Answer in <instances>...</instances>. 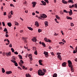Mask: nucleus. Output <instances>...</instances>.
<instances>
[{
	"label": "nucleus",
	"instance_id": "obj_20",
	"mask_svg": "<svg viewBox=\"0 0 77 77\" xmlns=\"http://www.w3.org/2000/svg\"><path fill=\"white\" fill-rule=\"evenodd\" d=\"M39 63L40 65H42V61L41 60H40L39 61Z\"/></svg>",
	"mask_w": 77,
	"mask_h": 77
},
{
	"label": "nucleus",
	"instance_id": "obj_8",
	"mask_svg": "<svg viewBox=\"0 0 77 77\" xmlns=\"http://www.w3.org/2000/svg\"><path fill=\"white\" fill-rule=\"evenodd\" d=\"M35 26H36L37 27H38L39 26V23H38V22L36 21L35 22Z\"/></svg>",
	"mask_w": 77,
	"mask_h": 77
},
{
	"label": "nucleus",
	"instance_id": "obj_59",
	"mask_svg": "<svg viewBox=\"0 0 77 77\" xmlns=\"http://www.w3.org/2000/svg\"><path fill=\"white\" fill-rule=\"evenodd\" d=\"M6 15V12H4V15Z\"/></svg>",
	"mask_w": 77,
	"mask_h": 77
},
{
	"label": "nucleus",
	"instance_id": "obj_44",
	"mask_svg": "<svg viewBox=\"0 0 77 77\" xmlns=\"http://www.w3.org/2000/svg\"><path fill=\"white\" fill-rule=\"evenodd\" d=\"M62 41H63V42H64V43H66V41H65L64 39H63L62 40Z\"/></svg>",
	"mask_w": 77,
	"mask_h": 77
},
{
	"label": "nucleus",
	"instance_id": "obj_42",
	"mask_svg": "<svg viewBox=\"0 0 77 77\" xmlns=\"http://www.w3.org/2000/svg\"><path fill=\"white\" fill-rule=\"evenodd\" d=\"M45 2H46L48 3V0H44Z\"/></svg>",
	"mask_w": 77,
	"mask_h": 77
},
{
	"label": "nucleus",
	"instance_id": "obj_13",
	"mask_svg": "<svg viewBox=\"0 0 77 77\" xmlns=\"http://www.w3.org/2000/svg\"><path fill=\"white\" fill-rule=\"evenodd\" d=\"M6 73L7 74H12V71H7L6 72Z\"/></svg>",
	"mask_w": 77,
	"mask_h": 77
},
{
	"label": "nucleus",
	"instance_id": "obj_19",
	"mask_svg": "<svg viewBox=\"0 0 77 77\" xmlns=\"http://www.w3.org/2000/svg\"><path fill=\"white\" fill-rule=\"evenodd\" d=\"M7 25L9 27H11L12 26V24L11 23H8Z\"/></svg>",
	"mask_w": 77,
	"mask_h": 77
},
{
	"label": "nucleus",
	"instance_id": "obj_55",
	"mask_svg": "<svg viewBox=\"0 0 77 77\" xmlns=\"http://www.w3.org/2000/svg\"><path fill=\"white\" fill-rule=\"evenodd\" d=\"M54 36H57V35H58V34H56V33H55V34H54Z\"/></svg>",
	"mask_w": 77,
	"mask_h": 77
},
{
	"label": "nucleus",
	"instance_id": "obj_38",
	"mask_svg": "<svg viewBox=\"0 0 77 77\" xmlns=\"http://www.w3.org/2000/svg\"><path fill=\"white\" fill-rule=\"evenodd\" d=\"M34 54L36 55H37V54H38V53H37V51H35Z\"/></svg>",
	"mask_w": 77,
	"mask_h": 77
},
{
	"label": "nucleus",
	"instance_id": "obj_39",
	"mask_svg": "<svg viewBox=\"0 0 77 77\" xmlns=\"http://www.w3.org/2000/svg\"><path fill=\"white\" fill-rule=\"evenodd\" d=\"M11 50L12 51V52L13 53H14V52L15 51L14 50V49L13 48H11Z\"/></svg>",
	"mask_w": 77,
	"mask_h": 77
},
{
	"label": "nucleus",
	"instance_id": "obj_61",
	"mask_svg": "<svg viewBox=\"0 0 77 77\" xmlns=\"http://www.w3.org/2000/svg\"><path fill=\"white\" fill-rule=\"evenodd\" d=\"M75 51H76V52H77V46H76L75 48Z\"/></svg>",
	"mask_w": 77,
	"mask_h": 77
},
{
	"label": "nucleus",
	"instance_id": "obj_33",
	"mask_svg": "<svg viewBox=\"0 0 77 77\" xmlns=\"http://www.w3.org/2000/svg\"><path fill=\"white\" fill-rule=\"evenodd\" d=\"M28 57H29V58H31V57H32V54H29L28 55Z\"/></svg>",
	"mask_w": 77,
	"mask_h": 77
},
{
	"label": "nucleus",
	"instance_id": "obj_32",
	"mask_svg": "<svg viewBox=\"0 0 77 77\" xmlns=\"http://www.w3.org/2000/svg\"><path fill=\"white\" fill-rule=\"evenodd\" d=\"M23 40H24L25 42H26V38H23Z\"/></svg>",
	"mask_w": 77,
	"mask_h": 77
},
{
	"label": "nucleus",
	"instance_id": "obj_54",
	"mask_svg": "<svg viewBox=\"0 0 77 77\" xmlns=\"http://www.w3.org/2000/svg\"><path fill=\"white\" fill-rule=\"evenodd\" d=\"M2 25L3 26H5V23L4 22H2Z\"/></svg>",
	"mask_w": 77,
	"mask_h": 77
},
{
	"label": "nucleus",
	"instance_id": "obj_37",
	"mask_svg": "<svg viewBox=\"0 0 77 77\" xmlns=\"http://www.w3.org/2000/svg\"><path fill=\"white\" fill-rule=\"evenodd\" d=\"M14 65H15L16 66H18V64L16 62L15 63H14Z\"/></svg>",
	"mask_w": 77,
	"mask_h": 77
},
{
	"label": "nucleus",
	"instance_id": "obj_45",
	"mask_svg": "<svg viewBox=\"0 0 77 77\" xmlns=\"http://www.w3.org/2000/svg\"><path fill=\"white\" fill-rule=\"evenodd\" d=\"M75 8H77V4H75Z\"/></svg>",
	"mask_w": 77,
	"mask_h": 77
},
{
	"label": "nucleus",
	"instance_id": "obj_31",
	"mask_svg": "<svg viewBox=\"0 0 77 77\" xmlns=\"http://www.w3.org/2000/svg\"><path fill=\"white\" fill-rule=\"evenodd\" d=\"M11 61L12 62H13V63H15L16 62V61L15 60H11Z\"/></svg>",
	"mask_w": 77,
	"mask_h": 77
},
{
	"label": "nucleus",
	"instance_id": "obj_21",
	"mask_svg": "<svg viewBox=\"0 0 77 77\" xmlns=\"http://www.w3.org/2000/svg\"><path fill=\"white\" fill-rule=\"evenodd\" d=\"M27 28L28 29H29V30H33V28H32L31 27H28Z\"/></svg>",
	"mask_w": 77,
	"mask_h": 77
},
{
	"label": "nucleus",
	"instance_id": "obj_36",
	"mask_svg": "<svg viewBox=\"0 0 77 77\" xmlns=\"http://www.w3.org/2000/svg\"><path fill=\"white\" fill-rule=\"evenodd\" d=\"M38 32L39 33H40V32H42V30L41 29H38Z\"/></svg>",
	"mask_w": 77,
	"mask_h": 77
},
{
	"label": "nucleus",
	"instance_id": "obj_29",
	"mask_svg": "<svg viewBox=\"0 0 77 77\" xmlns=\"http://www.w3.org/2000/svg\"><path fill=\"white\" fill-rule=\"evenodd\" d=\"M18 56L20 58V59H23V58H22V56L21 55H19Z\"/></svg>",
	"mask_w": 77,
	"mask_h": 77
},
{
	"label": "nucleus",
	"instance_id": "obj_50",
	"mask_svg": "<svg viewBox=\"0 0 77 77\" xmlns=\"http://www.w3.org/2000/svg\"><path fill=\"white\" fill-rule=\"evenodd\" d=\"M2 54L3 56H5V55H6V53L5 52H3Z\"/></svg>",
	"mask_w": 77,
	"mask_h": 77
},
{
	"label": "nucleus",
	"instance_id": "obj_24",
	"mask_svg": "<svg viewBox=\"0 0 77 77\" xmlns=\"http://www.w3.org/2000/svg\"><path fill=\"white\" fill-rule=\"evenodd\" d=\"M2 71L3 72V73H5V69L3 68H2Z\"/></svg>",
	"mask_w": 77,
	"mask_h": 77
},
{
	"label": "nucleus",
	"instance_id": "obj_22",
	"mask_svg": "<svg viewBox=\"0 0 77 77\" xmlns=\"http://www.w3.org/2000/svg\"><path fill=\"white\" fill-rule=\"evenodd\" d=\"M26 77H31V75H30L29 74H28L27 75V74H26Z\"/></svg>",
	"mask_w": 77,
	"mask_h": 77
},
{
	"label": "nucleus",
	"instance_id": "obj_62",
	"mask_svg": "<svg viewBox=\"0 0 77 77\" xmlns=\"http://www.w3.org/2000/svg\"><path fill=\"white\" fill-rule=\"evenodd\" d=\"M30 58V60H31V61H32V60L33 59H32V57H31V58Z\"/></svg>",
	"mask_w": 77,
	"mask_h": 77
},
{
	"label": "nucleus",
	"instance_id": "obj_17",
	"mask_svg": "<svg viewBox=\"0 0 77 77\" xmlns=\"http://www.w3.org/2000/svg\"><path fill=\"white\" fill-rule=\"evenodd\" d=\"M75 5L73 4L72 6L71 5H69V8H74Z\"/></svg>",
	"mask_w": 77,
	"mask_h": 77
},
{
	"label": "nucleus",
	"instance_id": "obj_53",
	"mask_svg": "<svg viewBox=\"0 0 77 77\" xmlns=\"http://www.w3.org/2000/svg\"><path fill=\"white\" fill-rule=\"evenodd\" d=\"M20 62L22 63H24V62L22 60H20Z\"/></svg>",
	"mask_w": 77,
	"mask_h": 77
},
{
	"label": "nucleus",
	"instance_id": "obj_2",
	"mask_svg": "<svg viewBox=\"0 0 77 77\" xmlns=\"http://www.w3.org/2000/svg\"><path fill=\"white\" fill-rule=\"evenodd\" d=\"M47 16L46 15L44 14H41L40 15V17H39V19H41V20H42V18H47Z\"/></svg>",
	"mask_w": 77,
	"mask_h": 77
},
{
	"label": "nucleus",
	"instance_id": "obj_34",
	"mask_svg": "<svg viewBox=\"0 0 77 77\" xmlns=\"http://www.w3.org/2000/svg\"><path fill=\"white\" fill-rule=\"evenodd\" d=\"M42 45H43L44 47H45V44L44 42H42Z\"/></svg>",
	"mask_w": 77,
	"mask_h": 77
},
{
	"label": "nucleus",
	"instance_id": "obj_47",
	"mask_svg": "<svg viewBox=\"0 0 77 77\" xmlns=\"http://www.w3.org/2000/svg\"><path fill=\"white\" fill-rule=\"evenodd\" d=\"M55 21H56V23H59V22L57 21V19H55Z\"/></svg>",
	"mask_w": 77,
	"mask_h": 77
},
{
	"label": "nucleus",
	"instance_id": "obj_43",
	"mask_svg": "<svg viewBox=\"0 0 77 77\" xmlns=\"http://www.w3.org/2000/svg\"><path fill=\"white\" fill-rule=\"evenodd\" d=\"M8 17L9 18H11V17H12V16L10 15H9L8 16Z\"/></svg>",
	"mask_w": 77,
	"mask_h": 77
},
{
	"label": "nucleus",
	"instance_id": "obj_41",
	"mask_svg": "<svg viewBox=\"0 0 77 77\" xmlns=\"http://www.w3.org/2000/svg\"><path fill=\"white\" fill-rule=\"evenodd\" d=\"M4 31V32H7V31H8V30L6 28H5Z\"/></svg>",
	"mask_w": 77,
	"mask_h": 77
},
{
	"label": "nucleus",
	"instance_id": "obj_18",
	"mask_svg": "<svg viewBox=\"0 0 77 77\" xmlns=\"http://www.w3.org/2000/svg\"><path fill=\"white\" fill-rule=\"evenodd\" d=\"M41 2L43 4V5H44V6H45V5H46L47 4L46 2H45L44 1H42Z\"/></svg>",
	"mask_w": 77,
	"mask_h": 77
},
{
	"label": "nucleus",
	"instance_id": "obj_56",
	"mask_svg": "<svg viewBox=\"0 0 77 77\" xmlns=\"http://www.w3.org/2000/svg\"><path fill=\"white\" fill-rule=\"evenodd\" d=\"M5 36L6 37H8L9 36V35H8V34H6L5 35Z\"/></svg>",
	"mask_w": 77,
	"mask_h": 77
},
{
	"label": "nucleus",
	"instance_id": "obj_35",
	"mask_svg": "<svg viewBox=\"0 0 77 77\" xmlns=\"http://www.w3.org/2000/svg\"><path fill=\"white\" fill-rule=\"evenodd\" d=\"M15 25L16 26H18V23L17 22H15Z\"/></svg>",
	"mask_w": 77,
	"mask_h": 77
},
{
	"label": "nucleus",
	"instance_id": "obj_9",
	"mask_svg": "<svg viewBox=\"0 0 77 77\" xmlns=\"http://www.w3.org/2000/svg\"><path fill=\"white\" fill-rule=\"evenodd\" d=\"M70 11L69 13V15H72V10L70 9Z\"/></svg>",
	"mask_w": 77,
	"mask_h": 77
},
{
	"label": "nucleus",
	"instance_id": "obj_15",
	"mask_svg": "<svg viewBox=\"0 0 77 77\" xmlns=\"http://www.w3.org/2000/svg\"><path fill=\"white\" fill-rule=\"evenodd\" d=\"M68 3H74V2L72 0H69L68 1Z\"/></svg>",
	"mask_w": 77,
	"mask_h": 77
},
{
	"label": "nucleus",
	"instance_id": "obj_10",
	"mask_svg": "<svg viewBox=\"0 0 77 77\" xmlns=\"http://www.w3.org/2000/svg\"><path fill=\"white\" fill-rule=\"evenodd\" d=\"M32 6L33 8H35V6H36V2H32Z\"/></svg>",
	"mask_w": 77,
	"mask_h": 77
},
{
	"label": "nucleus",
	"instance_id": "obj_7",
	"mask_svg": "<svg viewBox=\"0 0 77 77\" xmlns=\"http://www.w3.org/2000/svg\"><path fill=\"white\" fill-rule=\"evenodd\" d=\"M66 63L65 62H64L62 64V66H63V67H66Z\"/></svg>",
	"mask_w": 77,
	"mask_h": 77
},
{
	"label": "nucleus",
	"instance_id": "obj_25",
	"mask_svg": "<svg viewBox=\"0 0 77 77\" xmlns=\"http://www.w3.org/2000/svg\"><path fill=\"white\" fill-rule=\"evenodd\" d=\"M66 18L67 19V20H72V18L71 17H67Z\"/></svg>",
	"mask_w": 77,
	"mask_h": 77
},
{
	"label": "nucleus",
	"instance_id": "obj_46",
	"mask_svg": "<svg viewBox=\"0 0 77 77\" xmlns=\"http://www.w3.org/2000/svg\"><path fill=\"white\" fill-rule=\"evenodd\" d=\"M60 54H61L60 53H57V54L58 55V56H59V55H60Z\"/></svg>",
	"mask_w": 77,
	"mask_h": 77
},
{
	"label": "nucleus",
	"instance_id": "obj_52",
	"mask_svg": "<svg viewBox=\"0 0 77 77\" xmlns=\"http://www.w3.org/2000/svg\"><path fill=\"white\" fill-rule=\"evenodd\" d=\"M10 12H11V15H13V11H11Z\"/></svg>",
	"mask_w": 77,
	"mask_h": 77
},
{
	"label": "nucleus",
	"instance_id": "obj_51",
	"mask_svg": "<svg viewBox=\"0 0 77 77\" xmlns=\"http://www.w3.org/2000/svg\"><path fill=\"white\" fill-rule=\"evenodd\" d=\"M43 70L44 72H46V69H43Z\"/></svg>",
	"mask_w": 77,
	"mask_h": 77
},
{
	"label": "nucleus",
	"instance_id": "obj_30",
	"mask_svg": "<svg viewBox=\"0 0 77 77\" xmlns=\"http://www.w3.org/2000/svg\"><path fill=\"white\" fill-rule=\"evenodd\" d=\"M70 67L71 71H72V72H74V70L73 69V67H72V66Z\"/></svg>",
	"mask_w": 77,
	"mask_h": 77
},
{
	"label": "nucleus",
	"instance_id": "obj_57",
	"mask_svg": "<svg viewBox=\"0 0 77 77\" xmlns=\"http://www.w3.org/2000/svg\"><path fill=\"white\" fill-rule=\"evenodd\" d=\"M29 70L30 71H32V70H33V68H31L29 69Z\"/></svg>",
	"mask_w": 77,
	"mask_h": 77
},
{
	"label": "nucleus",
	"instance_id": "obj_60",
	"mask_svg": "<svg viewBox=\"0 0 77 77\" xmlns=\"http://www.w3.org/2000/svg\"><path fill=\"white\" fill-rule=\"evenodd\" d=\"M12 58L14 59V60H15V57L13 56V57H12Z\"/></svg>",
	"mask_w": 77,
	"mask_h": 77
},
{
	"label": "nucleus",
	"instance_id": "obj_23",
	"mask_svg": "<svg viewBox=\"0 0 77 77\" xmlns=\"http://www.w3.org/2000/svg\"><path fill=\"white\" fill-rule=\"evenodd\" d=\"M59 44H60L61 45H64V43L63 42H59Z\"/></svg>",
	"mask_w": 77,
	"mask_h": 77
},
{
	"label": "nucleus",
	"instance_id": "obj_26",
	"mask_svg": "<svg viewBox=\"0 0 77 77\" xmlns=\"http://www.w3.org/2000/svg\"><path fill=\"white\" fill-rule=\"evenodd\" d=\"M57 74L56 73H54V74L53 77H57Z\"/></svg>",
	"mask_w": 77,
	"mask_h": 77
},
{
	"label": "nucleus",
	"instance_id": "obj_40",
	"mask_svg": "<svg viewBox=\"0 0 77 77\" xmlns=\"http://www.w3.org/2000/svg\"><path fill=\"white\" fill-rule=\"evenodd\" d=\"M14 53L15 54H18V53L17 51L14 52Z\"/></svg>",
	"mask_w": 77,
	"mask_h": 77
},
{
	"label": "nucleus",
	"instance_id": "obj_64",
	"mask_svg": "<svg viewBox=\"0 0 77 77\" xmlns=\"http://www.w3.org/2000/svg\"><path fill=\"white\" fill-rule=\"evenodd\" d=\"M75 62H77V58H75Z\"/></svg>",
	"mask_w": 77,
	"mask_h": 77
},
{
	"label": "nucleus",
	"instance_id": "obj_12",
	"mask_svg": "<svg viewBox=\"0 0 77 77\" xmlns=\"http://www.w3.org/2000/svg\"><path fill=\"white\" fill-rule=\"evenodd\" d=\"M7 56H11V52H10L8 53H7L6 54Z\"/></svg>",
	"mask_w": 77,
	"mask_h": 77
},
{
	"label": "nucleus",
	"instance_id": "obj_5",
	"mask_svg": "<svg viewBox=\"0 0 77 77\" xmlns=\"http://www.w3.org/2000/svg\"><path fill=\"white\" fill-rule=\"evenodd\" d=\"M44 39H45V41L46 42H51V40L48 38H44Z\"/></svg>",
	"mask_w": 77,
	"mask_h": 77
},
{
	"label": "nucleus",
	"instance_id": "obj_6",
	"mask_svg": "<svg viewBox=\"0 0 77 77\" xmlns=\"http://www.w3.org/2000/svg\"><path fill=\"white\" fill-rule=\"evenodd\" d=\"M32 41L33 42H36L37 41V39L35 37H34L33 38H32Z\"/></svg>",
	"mask_w": 77,
	"mask_h": 77
},
{
	"label": "nucleus",
	"instance_id": "obj_49",
	"mask_svg": "<svg viewBox=\"0 0 77 77\" xmlns=\"http://www.w3.org/2000/svg\"><path fill=\"white\" fill-rule=\"evenodd\" d=\"M9 47H10L11 48H12V44H10V45H9Z\"/></svg>",
	"mask_w": 77,
	"mask_h": 77
},
{
	"label": "nucleus",
	"instance_id": "obj_3",
	"mask_svg": "<svg viewBox=\"0 0 77 77\" xmlns=\"http://www.w3.org/2000/svg\"><path fill=\"white\" fill-rule=\"evenodd\" d=\"M68 66L69 67H72V63L70 60H69L68 61Z\"/></svg>",
	"mask_w": 77,
	"mask_h": 77
},
{
	"label": "nucleus",
	"instance_id": "obj_4",
	"mask_svg": "<svg viewBox=\"0 0 77 77\" xmlns=\"http://www.w3.org/2000/svg\"><path fill=\"white\" fill-rule=\"evenodd\" d=\"M43 54L45 55V56L46 57H48V52L46 51H44Z\"/></svg>",
	"mask_w": 77,
	"mask_h": 77
},
{
	"label": "nucleus",
	"instance_id": "obj_16",
	"mask_svg": "<svg viewBox=\"0 0 77 77\" xmlns=\"http://www.w3.org/2000/svg\"><path fill=\"white\" fill-rule=\"evenodd\" d=\"M57 57L60 60H62V58L61 57V56H60V55H58Z\"/></svg>",
	"mask_w": 77,
	"mask_h": 77
},
{
	"label": "nucleus",
	"instance_id": "obj_11",
	"mask_svg": "<svg viewBox=\"0 0 77 77\" xmlns=\"http://www.w3.org/2000/svg\"><path fill=\"white\" fill-rule=\"evenodd\" d=\"M62 2L64 4H67L68 3V2L66 1H65V0H62Z\"/></svg>",
	"mask_w": 77,
	"mask_h": 77
},
{
	"label": "nucleus",
	"instance_id": "obj_14",
	"mask_svg": "<svg viewBox=\"0 0 77 77\" xmlns=\"http://www.w3.org/2000/svg\"><path fill=\"white\" fill-rule=\"evenodd\" d=\"M45 27H47V26H48V22L47 21H45Z\"/></svg>",
	"mask_w": 77,
	"mask_h": 77
},
{
	"label": "nucleus",
	"instance_id": "obj_63",
	"mask_svg": "<svg viewBox=\"0 0 77 77\" xmlns=\"http://www.w3.org/2000/svg\"><path fill=\"white\" fill-rule=\"evenodd\" d=\"M7 41L8 42H10L9 40L8 39H7Z\"/></svg>",
	"mask_w": 77,
	"mask_h": 77
},
{
	"label": "nucleus",
	"instance_id": "obj_48",
	"mask_svg": "<svg viewBox=\"0 0 77 77\" xmlns=\"http://www.w3.org/2000/svg\"><path fill=\"white\" fill-rule=\"evenodd\" d=\"M71 26H74V23H71Z\"/></svg>",
	"mask_w": 77,
	"mask_h": 77
},
{
	"label": "nucleus",
	"instance_id": "obj_27",
	"mask_svg": "<svg viewBox=\"0 0 77 77\" xmlns=\"http://www.w3.org/2000/svg\"><path fill=\"white\" fill-rule=\"evenodd\" d=\"M63 12L68 14V13H69V11H67L66 10H63Z\"/></svg>",
	"mask_w": 77,
	"mask_h": 77
},
{
	"label": "nucleus",
	"instance_id": "obj_1",
	"mask_svg": "<svg viewBox=\"0 0 77 77\" xmlns=\"http://www.w3.org/2000/svg\"><path fill=\"white\" fill-rule=\"evenodd\" d=\"M38 74L39 75H44L45 73L42 72V70L39 69L38 70Z\"/></svg>",
	"mask_w": 77,
	"mask_h": 77
},
{
	"label": "nucleus",
	"instance_id": "obj_28",
	"mask_svg": "<svg viewBox=\"0 0 77 77\" xmlns=\"http://www.w3.org/2000/svg\"><path fill=\"white\" fill-rule=\"evenodd\" d=\"M56 18H57V19H58V20H60V17H59L58 16H57V15H56Z\"/></svg>",
	"mask_w": 77,
	"mask_h": 77
},
{
	"label": "nucleus",
	"instance_id": "obj_58",
	"mask_svg": "<svg viewBox=\"0 0 77 77\" xmlns=\"http://www.w3.org/2000/svg\"><path fill=\"white\" fill-rule=\"evenodd\" d=\"M10 6H11V7H14V5L12 4H10Z\"/></svg>",
	"mask_w": 77,
	"mask_h": 77
}]
</instances>
